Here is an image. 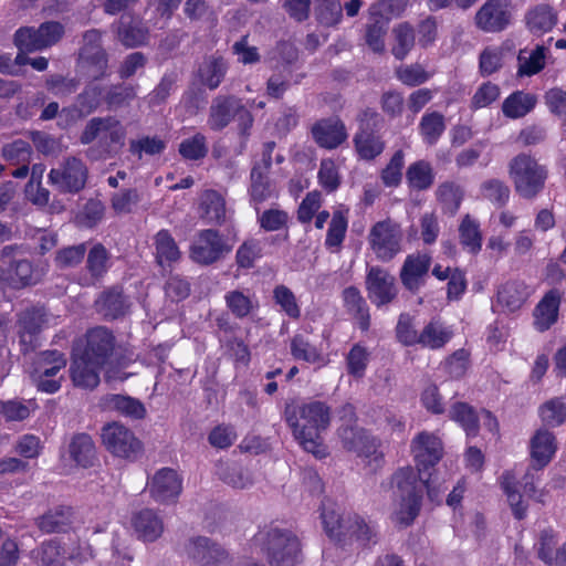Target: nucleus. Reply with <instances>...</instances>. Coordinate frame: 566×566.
Wrapping results in <instances>:
<instances>
[{"label": "nucleus", "instance_id": "338daca9", "mask_svg": "<svg viewBox=\"0 0 566 566\" xmlns=\"http://www.w3.org/2000/svg\"><path fill=\"white\" fill-rule=\"evenodd\" d=\"M403 166L405 154L402 150H397L380 172V179L382 184L389 188L398 187L402 179Z\"/></svg>", "mask_w": 566, "mask_h": 566}, {"label": "nucleus", "instance_id": "1a4fd4ad", "mask_svg": "<svg viewBox=\"0 0 566 566\" xmlns=\"http://www.w3.org/2000/svg\"><path fill=\"white\" fill-rule=\"evenodd\" d=\"M49 182L62 193H76L87 181L88 169L78 157L67 156L49 172Z\"/></svg>", "mask_w": 566, "mask_h": 566}, {"label": "nucleus", "instance_id": "5701e85b", "mask_svg": "<svg viewBox=\"0 0 566 566\" xmlns=\"http://www.w3.org/2000/svg\"><path fill=\"white\" fill-rule=\"evenodd\" d=\"M312 135L321 147L327 149H334L347 139L346 127L338 118L318 120L312 127Z\"/></svg>", "mask_w": 566, "mask_h": 566}, {"label": "nucleus", "instance_id": "c85d7f7f", "mask_svg": "<svg viewBox=\"0 0 566 566\" xmlns=\"http://www.w3.org/2000/svg\"><path fill=\"white\" fill-rule=\"evenodd\" d=\"M560 294L557 290H551L539 301L534 310V325L539 332L547 331L557 322Z\"/></svg>", "mask_w": 566, "mask_h": 566}, {"label": "nucleus", "instance_id": "4be33fe9", "mask_svg": "<svg viewBox=\"0 0 566 566\" xmlns=\"http://www.w3.org/2000/svg\"><path fill=\"white\" fill-rule=\"evenodd\" d=\"M132 526L138 539L155 542L164 533L165 524L161 516L151 509H144L132 517Z\"/></svg>", "mask_w": 566, "mask_h": 566}, {"label": "nucleus", "instance_id": "3c124183", "mask_svg": "<svg viewBox=\"0 0 566 566\" xmlns=\"http://www.w3.org/2000/svg\"><path fill=\"white\" fill-rule=\"evenodd\" d=\"M501 486L507 496V502L512 509L513 515L517 520H522L526 516L527 505L522 500V495L516 490V478L515 475L506 471L501 478Z\"/></svg>", "mask_w": 566, "mask_h": 566}, {"label": "nucleus", "instance_id": "39448f33", "mask_svg": "<svg viewBox=\"0 0 566 566\" xmlns=\"http://www.w3.org/2000/svg\"><path fill=\"white\" fill-rule=\"evenodd\" d=\"M509 176L517 195L534 199L544 189L547 169L531 155L522 153L509 163Z\"/></svg>", "mask_w": 566, "mask_h": 566}, {"label": "nucleus", "instance_id": "a19ab883", "mask_svg": "<svg viewBox=\"0 0 566 566\" xmlns=\"http://www.w3.org/2000/svg\"><path fill=\"white\" fill-rule=\"evenodd\" d=\"M535 105V95L517 91L504 99L502 112L509 118H521L528 114Z\"/></svg>", "mask_w": 566, "mask_h": 566}, {"label": "nucleus", "instance_id": "cd10ccee", "mask_svg": "<svg viewBox=\"0 0 566 566\" xmlns=\"http://www.w3.org/2000/svg\"><path fill=\"white\" fill-rule=\"evenodd\" d=\"M532 294V289L521 280L504 283L497 291V304L509 312L520 310Z\"/></svg>", "mask_w": 566, "mask_h": 566}, {"label": "nucleus", "instance_id": "a18cd8bd", "mask_svg": "<svg viewBox=\"0 0 566 566\" xmlns=\"http://www.w3.org/2000/svg\"><path fill=\"white\" fill-rule=\"evenodd\" d=\"M436 197L442 211L451 216L455 214L463 200V190L454 181H444L436 190Z\"/></svg>", "mask_w": 566, "mask_h": 566}, {"label": "nucleus", "instance_id": "20e7f679", "mask_svg": "<svg viewBox=\"0 0 566 566\" xmlns=\"http://www.w3.org/2000/svg\"><path fill=\"white\" fill-rule=\"evenodd\" d=\"M235 120L238 135L243 145L247 144L254 124L252 113L235 95H219L209 107L207 125L213 132H221Z\"/></svg>", "mask_w": 566, "mask_h": 566}, {"label": "nucleus", "instance_id": "680f3d73", "mask_svg": "<svg viewBox=\"0 0 566 566\" xmlns=\"http://www.w3.org/2000/svg\"><path fill=\"white\" fill-rule=\"evenodd\" d=\"M251 200L259 205L272 197V189L268 179V172L261 169V166H254L251 170Z\"/></svg>", "mask_w": 566, "mask_h": 566}, {"label": "nucleus", "instance_id": "e433bc0d", "mask_svg": "<svg viewBox=\"0 0 566 566\" xmlns=\"http://www.w3.org/2000/svg\"><path fill=\"white\" fill-rule=\"evenodd\" d=\"M406 180L412 190L423 191L431 188L434 182L431 164L423 159L410 164L406 171Z\"/></svg>", "mask_w": 566, "mask_h": 566}, {"label": "nucleus", "instance_id": "7c9ffc66", "mask_svg": "<svg viewBox=\"0 0 566 566\" xmlns=\"http://www.w3.org/2000/svg\"><path fill=\"white\" fill-rule=\"evenodd\" d=\"M525 23L532 33L543 34L555 27L557 13L552 6L539 3L526 11Z\"/></svg>", "mask_w": 566, "mask_h": 566}, {"label": "nucleus", "instance_id": "e2e57ef3", "mask_svg": "<svg viewBox=\"0 0 566 566\" xmlns=\"http://www.w3.org/2000/svg\"><path fill=\"white\" fill-rule=\"evenodd\" d=\"M291 354L295 359L304 360L310 364L321 363L323 360L321 352L301 334L295 335L291 340Z\"/></svg>", "mask_w": 566, "mask_h": 566}, {"label": "nucleus", "instance_id": "f704fd0d", "mask_svg": "<svg viewBox=\"0 0 566 566\" xmlns=\"http://www.w3.org/2000/svg\"><path fill=\"white\" fill-rule=\"evenodd\" d=\"M355 538L361 545L376 543V526L357 514L346 515L344 520V538Z\"/></svg>", "mask_w": 566, "mask_h": 566}, {"label": "nucleus", "instance_id": "393cba45", "mask_svg": "<svg viewBox=\"0 0 566 566\" xmlns=\"http://www.w3.org/2000/svg\"><path fill=\"white\" fill-rule=\"evenodd\" d=\"M86 270L88 275L81 280L84 286L95 285L111 268V253L102 243H95L87 251Z\"/></svg>", "mask_w": 566, "mask_h": 566}, {"label": "nucleus", "instance_id": "6e6d98bb", "mask_svg": "<svg viewBox=\"0 0 566 566\" xmlns=\"http://www.w3.org/2000/svg\"><path fill=\"white\" fill-rule=\"evenodd\" d=\"M155 247L156 259L160 265L177 261L180 256L177 243L168 230H160L155 235Z\"/></svg>", "mask_w": 566, "mask_h": 566}, {"label": "nucleus", "instance_id": "473e14b6", "mask_svg": "<svg viewBox=\"0 0 566 566\" xmlns=\"http://www.w3.org/2000/svg\"><path fill=\"white\" fill-rule=\"evenodd\" d=\"M453 337V331L440 322L431 319L419 334V344L423 348L437 350L443 348Z\"/></svg>", "mask_w": 566, "mask_h": 566}, {"label": "nucleus", "instance_id": "2eb2a0df", "mask_svg": "<svg viewBox=\"0 0 566 566\" xmlns=\"http://www.w3.org/2000/svg\"><path fill=\"white\" fill-rule=\"evenodd\" d=\"M366 290L368 298L378 307L391 303L398 294L395 276L380 266L369 268Z\"/></svg>", "mask_w": 566, "mask_h": 566}, {"label": "nucleus", "instance_id": "b1692460", "mask_svg": "<svg viewBox=\"0 0 566 566\" xmlns=\"http://www.w3.org/2000/svg\"><path fill=\"white\" fill-rule=\"evenodd\" d=\"M105 87L98 84L87 85L76 97L77 106L63 108L61 116L74 119L94 113L104 102Z\"/></svg>", "mask_w": 566, "mask_h": 566}, {"label": "nucleus", "instance_id": "c756f323", "mask_svg": "<svg viewBox=\"0 0 566 566\" xmlns=\"http://www.w3.org/2000/svg\"><path fill=\"white\" fill-rule=\"evenodd\" d=\"M201 217L211 224H223L227 220L224 197L213 189H208L200 197Z\"/></svg>", "mask_w": 566, "mask_h": 566}, {"label": "nucleus", "instance_id": "4d7b16f0", "mask_svg": "<svg viewBox=\"0 0 566 566\" xmlns=\"http://www.w3.org/2000/svg\"><path fill=\"white\" fill-rule=\"evenodd\" d=\"M217 473L224 483L235 489H245L253 484L250 473L234 464L219 463Z\"/></svg>", "mask_w": 566, "mask_h": 566}, {"label": "nucleus", "instance_id": "bb28decb", "mask_svg": "<svg viewBox=\"0 0 566 566\" xmlns=\"http://www.w3.org/2000/svg\"><path fill=\"white\" fill-rule=\"evenodd\" d=\"M113 28L118 41L127 48L143 45L148 39L147 28L144 27L140 20L129 14L122 15Z\"/></svg>", "mask_w": 566, "mask_h": 566}, {"label": "nucleus", "instance_id": "4468645a", "mask_svg": "<svg viewBox=\"0 0 566 566\" xmlns=\"http://www.w3.org/2000/svg\"><path fill=\"white\" fill-rule=\"evenodd\" d=\"M150 497L159 504L176 503L182 492V479L170 468H161L148 480Z\"/></svg>", "mask_w": 566, "mask_h": 566}, {"label": "nucleus", "instance_id": "dca6fc26", "mask_svg": "<svg viewBox=\"0 0 566 566\" xmlns=\"http://www.w3.org/2000/svg\"><path fill=\"white\" fill-rule=\"evenodd\" d=\"M410 448L420 472L434 467L443 455V446L440 438L428 431L419 432L412 439Z\"/></svg>", "mask_w": 566, "mask_h": 566}, {"label": "nucleus", "instance_id": "69168bd1", "mask_svg": "<svg viewBox=\"0 0 566 566\" xmlns=\"http://www.w3.org/2000/svg\"><path fill=\"white\" fill-rule=\"evenodd\" d=\"M224 301L229 311L237 317H247L253 310L254 304L249 294L243 291L233 290L224 295Z\"/></svg>", "mask_w": 566, "mask_h": 566}, {"label": "nucleus", "instance_id": "0e129e2a", "mask_svg": "<svg viewBox=\"0 0 566 566\" xmlns=\"http://www.w3.org/2000/svg\"><path fill=\"white\" fill-rule=\"evenodd\" d=\"M504 46L490 45L483 49L479 57V67L483 76L497 72L503 65Z\"/></svg>", "mask_w": 566, "mask_h": 566}, {"label": "nucleus", "instance_id": "c9c22d12", "mask_svg": "<svg viewBox=\"0 0 566 566\" xmlns=\"http://www.w3.org/2000/svg\"><path fill=\"white\" fill-rule=\"evenodd\" d=\"M354 144L358 156L365 160L376 158L385 149V143L381 137L367 127H361L355 135Z\"/></svg>", "mask_w": 566, "mask_h": 566}, {"label": "nucleus", "instance_id": "f8f14e48", "mask_svg": "<svg viewBox=\"0 0 566 566\" xmlns=\"http://www.w3.org/2000/svg\"><path fill=\"white\" fill-rule=\"evenodd\" d=\"M63 34L64 27L60 22L50 21L38 29L20 28L14 33V43L20 50L41 51L57 43Z\"/></svg>", "mask_w": 566, "mask_h": 566}, {"label": "nucleus", "instance_id": "774afa93", "mask_svg": "<svg viewBox=\"0 0 566 566\" xmlns=\"http://www.w3.org/2000/svg\"><path fill=\"white\" fill-rule=\"evenodd\" d=\"M539 416L547 426H560L566 420V402L562 398L551 399L541 406Z\"/></svg>", "mask_w": 566, "mask_h": 566}, {"label": "nucleus", "instance_id": "09e8293b", "mask_svg": "<svg viewBox=\"0 0 566 566\" xmlns=\"http://www.w3.org/2000/svg\"><path fill=\"white\" fill-rule=\"evenodd\" d=\"M72 511L66 506H59L50 510L39 517L36 524L44 533H54L64 531L71 523Z\"/></svg>", "mask_w": 566, "mask_h": 566}, {"label": "nucleus", "instance_id": "c03bdc74", "mask_svg": "<svg viewBox=\"0 0 566 566\" xmlns=\"http://www.w3.org/2000/svg\"><path fill=\"white\" fill-rule=\"evenodd\" d=\"M137 97V86L116 84L105 87L104 103L109 111L127 107Z\"/></svg>", "mask_w": 566, "mask_h": 566}, {"label": "nucleus", "instance_id": "f3484780", "mask_svg": "<svg viewBox=\"0 0 566 566\" xmlns=\"http://www.w3.org/2000/svg\"><path fill=\"white\" fill-rule=\"evenodd\" d=\"M338 436L346 450L366 458L374 457L376 461L381 458L377 452L378 441L363 428L354 424H343L338 429Z\"/></svg>", "mask_w": 566, "mask_h": 566}, {"label": "nucleus", "instance_id": "37998d69", "mask_svg": "<svg viewBox=\"0 0 566 566\" xmlns=\"http://www.w3.org/2000/svg\"><path fill=\"white\" fill-rule=\"evenodd\" d=\"M392 36L391 53L397 60H403L415 46V29L409 22H400L392 28Z\"/></svg>", "mask_w": 566, "mask_h": 566}, {"label": "nucleus", "instance_id": "a211bd4d", "mask_svg": "<svg viewBox=\"0 0 566 566\" xmlns=\"http://www.w3.org/2000/svg\"><path fill=\"white\" fill-rule=\"evenodd\" d=\"M186 552L190 558L203 566H218L228 560L227 552L207 537L189 539Z\"/></svg>", "mask_w": 566, "mask_h": 566}, {"label": "nucleus", "instance_id": "aec40b11", "mask_svg": "<svg viewBox=\"0 0 566 566\" xmlns=\"http://www.w3.org/2000/svg\"><path fill=\"white\" fill-rule=\"evenodd\" d=\"M50 317L43 308H31L21 313L19 318L20 326V342L23 352H29L34 348V336L39 334L42 328L49 326Z\"/></svg>", "mask_w": 566, "mask_h": 566}, {"label": "nucleus", "instance_id": "ea45409f", "mask_svg": "<svg viewBox=\"0 0 566 566\" xmlns=\"http://www.w3.org/2000/svg\"><path fill=\"white\" fill-rule=\"evenodd\" d=\"M460 243L472 254H478L482 248V232L478 220L465 214L459 224Z\"/></svg>", "mask_w": 566, "mask_h": 566}, {"label": "nucleus", "instance_id": "052dcab7", "mask_svg": "<svg viewBox=\"0 0 566 566\" xmlns=\"http://www.w3.org/2000/svg\"><path fill=\"white\" fill-rule=\"evenodd\" d=\"M36 405L32 401L18 399L0 401V413L7 421H23L35 410Z\"/></svg>", "mask_w": 566, "mask_h": 566}, {"label": "nucleus", "instance_id": "f257e3e1", "mask_svg": "<svg viewBox=\"0 0 566 566\" xmlns=\"http://www.w3.org/2000/svg\"><path fill=\"white\" fill-rule=\"evenodd\" d=\"M284 420L292 430L295 440L306 452L312 453L317 459L327 455L322 432L331 423V408L325 402L312 400L302 403H286Z\"/></svg>", "mask_w": 566, "mask_h": 566}, {"label": "nucleus", "instance_id": "6ab92c4d", "mask_svg": "<svg viewBox=\"0 0 566 566\" xmlns=\"http://www.w3.org/2000/svg\"><path fill=\"white\" fill-rule=\"evenodd\" d=\"M114 348L112 333L104 328H93L86 334V345L80 355L92 359L95 364L105 365Z\"/></svg>", "mask_w": 566, "mask_h": 566}, {"label": "nucleus", "instance_id": "ddd939ff", "mask_svg": "<svg viewBox=\"0 0 566 566\" xmlns=\"http://www.w3.org/2000/svg\"><path fill=\"white\" fill-rule=\"evenodd\" d=\"M101 437L105 448L119 458H135L142 450V442L134 432L119 422L105 424Z\"/></svg>", "mask_w": 566, "mask_h": 566}, {"label": "nucleus", "instance_id": "864d4df0", "mask_svg": "<svg viewBox=\"0 0 566 566\" xmlns=\"http://www.w3.org/2000/svg\"><path fill=\"white\" fill-rule=\"evenodd\" d=\"M408 7V0H378L368 8V15L378 20L389 21L400 17Z\"/></svg>", "mask_w": 566, "mask_h": 566}, {"label": "nucleus", "instance_id": "9d476101", "mask_svg": "<svg viewBox=\"0 0 566 566\" xmlns=\"http://www.w3.org/2000/svg\"><path fill=\"white\" fill-rule=\"evenodd\" d=\"M402 239L400 226L390 219L375 223L368 235L371 250L382 262L391 261L401 252Z\"/></svg>", "mask_w": 566, "mask_h": 566}, {"label": "nucleus", "instance_id": "f03ea898", "mask_svg": "<svg viewBox=\"0 0 566 566\" xmlns=\"http://www.w3.org/2000/svg\"><path fill=\"white\" fill-rule=\"evenodd\" d=\"M126 137V126L116 116H95L86 122L80 143L91 145L87 157L99 160L113 157L125 145Z\"/></svg>", "mask_w": 566, "mask_h": 566}, {"label": "nucleus", "instance_id": "8fccbe9b", "mask_svg": "<svg viewBox=\"0 0 566 566\" xmlns=\"http://www.w3.org/2000/svg\"><path fill=\"white\" fill-rule=\"evenodd\" d=\"M344 304L348 312L355 315L359 321L361 329H367L369 326V314L366 301L361 296L359 290L355 286H349L343 292Z\"/></svg>", "mask_w": 566, "mask_h": 566}, {"label": "nucleus", "instance_id": "6e6552de", "mask_svg": "<svg viewBox=\"0 0 566 566\" xmlns=\"http://www.w3.org/2000/svg\"><path fill=\"white\" fill-rule=\"evenodd\" d=\"M264 549L271 566H295L300 559V541L287 530L274 527L268 531Z\"/></svg>", "mask_w": 566, "mask_h": 566}, {"label": "nucleus", "instance_id": "412c9836", "mask_svg": "<svg viewBox=\"0 0 566 566\" xmlns=\"http://www.w3.org/2000/svg\"><path fill=\"white\" fill-rule=\"evenodd\" d=\"M431 265V256L424 253L409 254L400 270V280L403 286L416 292L422 285L423 276L427 275Z\"/></svg>", "mask_w": 566, "mask_h": 566}, {"label": "nucleus", "instance_id": "de8ad7c7", "mask_svg": "<svg viewBox=\"0 0 566 566\" xmlns=\"http://www.w3.org/2000/svg\"><path fill=\"white\" fill-rule=\"evenodd\" d=\"M418 128L423 142L432 146L446 130L444 116L439 112L426 113L421 117Z\"/></svg>", "mask_w": 566, "mask_h": 566}, {"label": "nucleus", "instance_id": "79ce46f5", "mask_svg": "<svg viewBox=\"0 0 566 566\" xmlns=\"http://www.w3.org/2000/svg\"><path fill=\"white\" fill-rule=\"evenodd\" d=\"M71 458L81 467H92L95 460V446L86 433L74 436L69 446Z\"/></svg>", "mask_w": 566, "mask_h": 566}, {"label": "nucleus", "instance_id": "603ef678", "mask_svg": "<svg viewBox=\"0 0 566 566\" xmlns=\"http://www.w3.org/2000/svg\"><path fill=\"white\" fill-rule=\"evenodd\" d=\"M518 75L532 76L545 66V48L537 45L532 52L521 50L517 56Z\"/></svg>", "mask_w": 566, "mask_h": 566}, {"label": "nucleus", "instance_id": "49530a36", "mask_svg": "<svg viewBox=\"0 0 566 566\" xmlns=\"http://www.w3.org/2000/svg\"><path fill=\"white\" fill-rule=\"evenodd\" d=\"M451 420L459 423L467 436L475 437L479 432V416L473 407L467 402H455L449 409Z\"/></svg>", "mask_w": 566, "mask_h": 566}, {"label": "nucleus", "instance_id": "7ed1b4c3", "mask_svg": "<svg viewBox=\"0 0 566 566\" xmlns=\"http://www.w3.org/2000/svg\"><path fill=\"white\" fill-rule=\"evenodd\" d=\"M394 496L392 520L409 526L418 516L422 500V485L411 467L397 470L391 478Z\"/></svg>", "mask_w": 566, "mask_h": 566}, {"label": "nucleus", "instance_id": "bf43d9fd", "mask_svg": "<svg viewBox=\"0 0 566 566\" xmlns=\"http://www.w3.org/2000/svg\"><path fill=\"white\" fill-rule=\"evenodd\" d=\"M315 14L322 24L334 27L343 19V6L339 0H315Z\"/></svg>", "mask_w": 566, "mask_h": 566}, {"label": "nucleus", "instance_id": "4c0bfd02", "mask_svg": "<svg viewBox=\"0 0 566 566\" xmlns=\"http://www.w3.org/2000/svg\"><path fill=\"white\" fill-rule=\"evenodd\" d=\"M128 307L126 297L116 289L104 292L96 301L97 311L111 319L125 315Z\"/></svg>", "mask_w": 566, "mask_h": 566}, {"label": "nucleus", "instance_id": "423d86ee", "mask_svg": "<svg viewBox=\"0 0 566 566\" xmlns=\"http://www.w3.org/2000/svg\"><path fill=\"white\" fill-rule=\"evenodd\" d=\"M233 245L234 242H230L218 230L205 229L196 234L190 247V258L198 264L210 265L227 256Z\"/></svg>", "mask_w": 566, "mask_h": 566}, {"label": "nucleus", "instance_id": "72a5a7b5", "mask_svg": "<svg viewBox=\"0 0 566 566\" xmlns=\"http://www.w3.org/2000/svg\"><path fill=\"white\" fill-rule=\"evenodd\" d=\"M556 449L555 436L546 429L537 430L531 440V457L538 469L552 460Z\"/></svg>", "mask_w": 566, "mask_h": 566}, {"label": "nucleus", "instance_id": "13d9d810", "mask_svg": "<svg viewBox=\"0 0 566 566\" xmlns=\"http://www.w3.org/2000/svg\"><path fill=\"white\" fill-rule=\"evenodd\" d=\"M227 73V64L221 57H211L200 67L202 83L210 90L217 88Z\"/></svg>", "mask_w": 566, "mask_h": 566}, {"label": "nucleus", "instance_id": "0eeeda50", "mask_svg": "<svg viewBox=\"0 0 566 566\" xmlns=\"http://www.w3.org/2000/svg\"><path fill=\"white\" fill-rule=\"evenodd\" d=\"M66 366V358L59 350L41 352L33 361L31 378L38 390L54 394L61 388L62 376L57 374Z\"/></svg>", "mask_w": 566, "mask_h": 566}, {"label": "nucleus", "instance_id": "a878e982", "mask_svg": "<svg viewBox=\"0 0 566 566\" xmlns=\"http://www.w3.org/2000/svg\"><path fill=\"white\" fill-rule=\"evenodd\" d=\"M103 366L75 352L70 367L73 384L85 389L95 388L99 384V369Z\"/></svg>", "mask_w": 566, "mask_h": 566}, {"label": "nucleus", "instance_id": "2f4dec72", "mask_svg": "<svg viewBox=\"0 0 566 566\" xmlns=\"http://www.w3.org/2000/svg\"><path fill=\"white\" fill-rule=\"evenodd\" d=\"M104 409L116 411L125 417L143 419L146 415L144 405L136 398L108 394L101 399Z\"/></svg>", "mask_w": 566, "mask_h": 566}, {"label": "nucleus", "instance_id": "5fc2aeb1", "mask_svg": "<svg viewBox=\"0 0 566 566\" xmlns=\"http://www.w3.org/2000/svg\"><path fill=\"white\" fill-rule=\"evenodd\" d=\"M388 31V24L385 20H378L369 17L365 25V43L375 53H382L385 51V36Z\"/></svg>", "mask_w": 566, "mask_h": 566}, {"label": "nucleus", "instance_id": "9b49d317", "mask_svg": "<svg viewBox=\"0 0 566 566\" xmlns=\"http://www.w3.org/2000/svg\"><path fill=\"white\" fill-rule=\"evenodd\" d=\"M514 19L513 0H486L474 15L475 27L485 33L506 30Z\"/></svg>", "mask_w": 566, "mask_h": 566}, {"label": "nucleus", "instance_id": "58836bf2", "mask_svg": "<svg viewBox=\"0 0 566 566\" xmlns=\"http://www.w3.org/2000/svg\"><path fill=\"white\" fill-rule=\"evenodd\" d=\"M83 42L81 57L95 64L98 71L103 73L107 66V57L105 51L101 48V32L97 30L85 32Z\"/></svg>", "mask_w": 566, "mask_h": 566}]
</instances>
